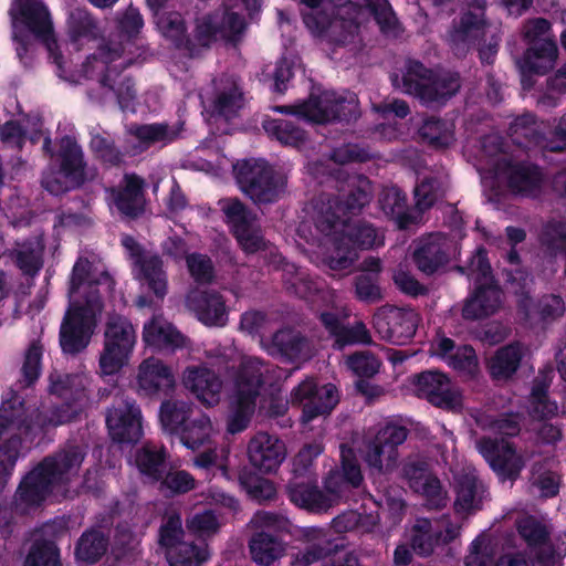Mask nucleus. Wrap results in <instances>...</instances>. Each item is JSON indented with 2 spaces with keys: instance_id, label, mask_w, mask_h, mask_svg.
<instances>
[{
  "instance_id": "nucleus-1",
  "label": "nucleus",
  "mask_w": 566,
  "mask_h": 566,
  "mask_svg": "<svg viewBox=\"0 0 566 566\" xmlns=\"http://www.w3.org/2000/svg\"><path fill=\"white\" fill-rule=\"evenodd\" d=\"M39 409L29 411L25 401L14 395L0 405V494L11 479L21 457L23 438L31 443L45 434L50 426H57Z\"/></svg>"
},
{
  "instance_id": "nucleus-2",
  "label": "nucleus",
  "mask_w": 566,
  "mask_h": 566,
  "mask_svg": "<svg viewBox=\"0 0 566 566\" xmlns=\"http://www.w3.org/2000/svg\"><path fill=\"white\" fill-rule=\"evenodd\" d=\"M85 455L80 446L71 444L45 457L19 483L12 502L14 511L27 514L31 509L39 507L54 484L67 481L70 474L78 471Z\"/></svg>"
},
{
  "instance_id": "nucleus-3",
  "label": "nucleus",
  "mask_w": 566,
  "mask_h": 566,
  "mask_svg": "<svg viewBox=\"0 0 566 566\" xmlns=\"http://www.w3.org/2000/svg\"><path fill=\"white\" fill-rule=\"evenodd\" d=\"M266 371L265 361L259 357H249L241 363L234 377V391L227 423L230 433H239L248 428L264 386Z\"/></svg>"
},
{
  "instance_id": "nucleus-4",
  "label": "nucleus",
  "mask_w": 566,
  "mask_h": 566,
  "mask_svg": "<svg viewBox=\"0 0 566 566\" xmlns=\"http://www.w3.org/2000/svg\"><path fill=\"white\" fill-rule=\"evenodd\" d=\"M402 84L406 92L413 93L428 106L446 105L462 85L458 72H436L417 60L407 61Z\"/></svg>"
},
{
  "instance_id": "nucleus-5",
  "label": "nucleus",
  "mask_w": 566,
  "mask_h": 566,
  "mask_svg": "<svg viewBox=\"0 0 566 566\" xmlns=\"http://www.w3.org/2000/svg\"><path fill=\"white\" fill-rule=\"evenodd\" d=\"M371 200L370 182L367 178L349 185L346 195L323 196L314 205V224L323 235L336 232L342 220L358 214Z\"/></svg>"
},
{
  "instance_id": "nucleus-6",
  "label": "nucleus",
  "mask_w": 566,
  "mask_h": 566,
  "mask_svg": "<svg viewBox=\"0 0 566 566\" xmlns=\"http://www.w3.org/2000/svg\"><path fill=\"white\" fill-rule=\"evenodd\" d=\"M240 190L256 205L274 203L284 192L285 180L265 159L247 158L233 166Z\"/></svg>"
},
{
  "instance_id": "nucleus-7",
  "label": "nucleus",
  "mask_w": 566,
  "mask_h": 566,
  "mask_svg": "<svg viewBox=\"0 0 566 566\" xmlns=\"http://www.w3.org/2000/svg\"><path fill=\"white\" fill-rule=\"evenodd\" d=\"M136 338L135 327L126 316L108 314L104 328L103 350L98 360L103 375H116L128 365Z\"/></svg>"
},
{
  "instance_id": "nucleus-8",
  "label": "nucleus",
  "mask_w": 566,
  "mask_h": 566,
  "mask_svg": "<svg viewBox=\"0 0 566 566\" xmlns=\"http://www.w3.org/2000/svg\"><path fill=\"white\" fill-rule=\"evenodd\" d=\"M476 269L484 282L475 281L474 291L463 305L462 316L468 321L486 318L496 313L502 304V290L491 275V265L483 249L479 252Z\"/></svg>"
},
{
  "instance_id": "nucleus-9",
  "label": "nucleus",
  "mask_w": 566,
  "mask_h": 566,
  "mask_svg": "<svg viewBox=\"0 0 566 566\" xmlns=\"http://www.w3.org/2000/svg\"><path fill=\"white\" fill-rule=\"evenodd\" d=\"M122 52L123 49L120 45L111 46L104 44L98 48L96 53L88 56L87 60H98L103 63L104 71L99 78L101 86L113 92L119 108L127 111L134 106L136 90L134 78L123 74L127 64L120 65L119 67L113 64L116 60L120 59Z\"/></svg>"
},
{
  "instance_id": "nucleus-10",
  "label": "nucleus",
  "mask_w": 566,
  "mask_h": 566,
  "mask_svg": "<svg viewBox=\"0 0 566 566\" xmlns=\"http://www.w3.org/2000/svg\"><path fill=\"white\" fill-rule=\"evenodd\" d=\"M409 434L405 426L387 423L366 444L365 461L373 473L387 474L396 469L398 463V447Z\"/></svg>"
},
{
  "instance_id": "nucleus-11",
  "label": "nucleus",
  "mask_w": 566,
  "mask_h": 566,
  "mask_svg": "<svg viewBox=\"0 0 566 566\" xmlns=\"http://www.w3.org/2000/svg\"><path fill=\"white\" fill-rule=\"evenodd\" d=\"M293 405L302 408L301 419L307 423L321 416H328L339 402V391L334 384L318 385L307 378L291 392Z\"/></svg>"
},
{
  "instance_id": "nucleus-12",
  "label": "nucleus",
  "mask_w": 566,
  "mask_h": 566,
  "mask_svg": "<svg viewBox=\"0 0 566 566\" xmlns=\"http://www.w3.org/2000/svg\"><path fill=\"white\" fill-rule=\"evenodd\" d=\"M419 314L412 308L384 305L373 317V325L381 339L394 345H406L416 335Z\"/></svg>"
},
{
  "instance_id": "nucleus-13",
  "label": "nucleus",
  "mask_w": 566,
  "mask_h": 566,
  "mask_svg": "<svg viewBox=\"0 0 566 566\" xmlns=\"http://www.w3.org/2000/svg\"><path fill=\"white\" fill-rule=\"evenodd\" d=\"M312 123L355 122L360 116L359 102L356 94L348 91H324L319 95L312 94Z\"/></svg>"
},
{
  "instance_id": "nucleus-14",
  "label": "nucleus",
  "mask_w": 566,
  "mask_h": 566,
  "mask_svg": "<svg viewBox=\"0 0 566 566\" xmlns=\"http://www.w3.org/2000/svg\"><path fill=\"white\" fill-rule=\"evenodd\" d=\"M10 15L14 22L20 21L35 38L45 42L54 63L61 64L62 54L53 50V46L56 48L53 23L48 8L41 0H15L10 9Z\"/></svg>"
},
{
  "instance_id": "nucleus-15",
  "label": "nucleus",
  "mask_w": 566,
  "mask_h": 566,
  "mask_svg": "<svg viewBox=\"0 0 566 566\" xmlns=\"http://www.w3.org/2000/svg\"><path fill=\"white\" fill-rule=\"evenodd\" d=\"M413 386L418 397L437 408L450 411L462 405L459 390L442 371L433 369L421 371L415 376Z\"/></svg>"
},
{
  "instance_id": "nucleus-16",
  "label": "nucleus",
  "mask_w": 566,
  "mask_h": 566,
  "mask_svg": "<svg viewBox=\"0 0 566 566\" xmlns=\"http://www.w3.org/2000/svg\"><path fill=\"white\" fill-rule=\"evenodd\" d=\"M495 170L512 193L523 197L534 196L544 181L542 168L526 160L501 158L495 165Z\"/></svg>"
},
{
  "instance_id": "nucleus-17",
  "label": "nucleus",
  "mask_w": 566,
  "mask_h": 566,
  "mask_svg": "<svg viewBox=\"0 0 566 566\" xmlns=\"http://www.w3.org/2000/svg\"><path fill=\"white\" fill-rule=\"evenodd\" d=\"M476 446L481 455L502 480L514 481L520 476L524 461L513 443L504 439L482 437Z\"/></svg>"
},
{
  "instance_id": "nucleus-18",
  "label": "nucleus",
  "mask_w": 566,
  "mask_h": 566,
  "mask_svg": "<svg viewBox=\"0 0 566 566\" xmlns=\"http://www.w3.org/2000/svg\"><path fill=\"white\" fill-rule=\"evenodd\" d=\"M95 319L84 308L69 307L60 326V346L65 355L75 356L90 344Z\"/></svg>"
},
{
  "instance_id": "nucleus-19",
  "label": "nucleus",
  "mask_w": 566,
  "mask_h": 566,
  "mask_svg": "<svg viewBox=\"0 0 566 566\" xmlns=\"http://www.w3.org/2000/svg\"><path fill=\"white\" fill-rule=\"evenodd\" d=\"M262 343L270 356L277 357L284 363L298 364L310 360L313 356L311 340L292 327L277 329L268 343Z\"/></svg>"
},
{
  "instance_id": "nucleus-20",
  "label": "nucleus",
  "mask_w": 566,
  "mask_h": 566,
  "mask_svg": "<svg viewBox=\"0 0 566 566\" xmlns=\"http://www.w3.org/2000/svg\"><path fill=\"white\" fill-rule=\"evenodd\" d=\"M146 182L135 172L125 174L122 182L111 189V197L119 214L128 220L140 218L146 210Z\"/></svg>"
},
{
  "instance_id": "nucleus-21",
  "label": "nucleus",
  "mask_w": 566,
  "mask_h": 566,
  "mask_svg": "<svg viewBox=\"0 0 566 566\" xmlns=\"http://www.w3.org/2000/svg\"><path fill=\"white\" fill-rule=\"evenodd\" d=\"M247 451L250 464L262 473L276 472L286 457L285 443L263 431L250 439Z\"/></svg>"
},
{
  "instance_id": "nucleus-22",
  "label": "nucleus",
  "mask_w": 566,
  "mask_h": 566,
  "mask_svg": "<svg viewBox=\"0 0 566 566\" xmlns=\"http://www.w3.org/2000/svg\"><path fill=\"white\" fill-rule=\"evenodd\" d=\"M285 490L290 502L306 512L321 514L333 507V500L319 489L317 476H292Z\"/></svg>"
},
{
  "instance_id": "nucleus-23",
  "label": "nucleus",
  "mask_w": 566,
  "mask_h": 566,
  "mask_svg": "<svg viewBox=\"0 0 566 566\" xmlns=\"http://www.w3.org/2000/svg\"><path fill=\"white\" fill-rule=\"evenodd\" d=\"M138 391L146 397L169 396L176 385L171 368L156 357L142 361L137 375Z\"/></svg>"
},
{
  "instance_id": "nucleus-24",
  "label": "nucleus",
  "mask_w": 566,
  "mask_h": 566,
  "mask_svg": "<svg viewBox=\"0 0 566 566\" xmlns=\"http://www.w3.org/2000/svg\"><path fill=\"white\" fill-rule=\"evenodd\" d=\"M187 306L206 326L223 327L228 323L224 297L216 290L191 291L187 296Z\"/></svg>"
},
{
  "instance_id": "nucleus-25",
  "label": "nucleus",
  "mask_w": 566,
  "mask_h": 566,
  "mask_svg": "<svg viewBox=\"0 0 566 566\" xmlns=\"http://www.w3.org/2000/svg\"><path fill=\"white\" fill-rule=\"evenodd\" d=\"M488 21L484 8L478 7L475 10L461 12L458 19L452 21V28L449 32V41L452 48L461 51H468L476 45L485 34Z\"/></svg>"
},
{
  "instance_id": "nucleus-26",
  "label": "nucleus",
  "mask_w": 566,
  "mask_h": 566,
  "mask_svg": "<svg viewBox=\"0 0 566 566\" xmlns=\"http://www.w3.org/2000/svg\"><path fill=\"white\" fill-rule=\"evenodd\" d=\"M106 426L112 439L119 443H137L143 436L142 412L135 402H125L106 416Z\"/></svg>"
},
{
  "instance_id": "nucleus-27",
  "label": "nucleus",
  "mask_w": 566,
  "mask_h": 566,
  "mask_svg": "<svg viewBox=\"0 0 566 566\" xmlns=\"http://www.w3.org/2000/svg\"><path fill=\"white\" fill-rule=\"evenodd\" d=\"M182 381L201 403L209 407L219 403L223 382L214 370L205 366L187 367Z\"/></svg>"
},
{
  "instance_id": "nucleus-28",
  "label": "nucleus",
  "mask_w": 566,
  "mask_h": 566,
  "mask_svg": "<svg viewBox=\"0 0 566 566\" xmlns=\"http://www.w3.org/2000/svg\"><path fill=\"white\" fill-rule=\"evenodd\" d=\"M59 174L70 180L71 187H83L87 181V163L81 145L74 137L65 135L59 149Z\"/></svg>"
},
{
  "instance_id": "nucleus-29",
  "label": "nucleus",
  "mask_w": 566,
  "mask_h": 566,
  "mask_svg": "<svg viewBox=\"0 0 566 566\" xmlns=\"http://www.w3.org/2000/svg\"><path fill=\"white\" fill-rule=\"evenodd\" d=\"M245 103L247 98L240 78L234 75L222 76L212 101L213 112L230 120L239 115Z\"/></svg>"
},
{
  "instance_id": "nucleus-30",
  "label": "nucleus",
  "mask_w": 566,
  "mask_h": 566,
  "mask_svg": "<svg viewBox=\"0 0 566 566\" xmlns=\"http://www.w3.org/2000/svg\"><path fill=\"white\" fill-rule=\"evenodd\" d=\"M557 57L556 41H537L527 46L518 65L523 76L545 75L554 69Z\"/></svg>"
},
{
  "instance_id": "nucleus-31",
  "label": "nucleus",
  "mask_w": 566,
  "mask_h": 566,
  "mask_svg": "<svg viewBox=\"0 0 566 566\" xmlns=\"http://www.w3.org/2000/svg\"><path fill=\"white\" fill-rule=\"evenodd\" d=\"M523 357V345L518 342L499 347L486 363L490 377L495 381L512 379L518 370Z\"/></svg>"
},
{
  "instance_id": "nucleus-32",
  "label": "nucleus",
  "mask_w": 566,
  "mask_h": 566,
  "mask_svg": "<svg viewBox=\"0 0 566 566\" xmlns=\"http://www.w3.org/2000/svg\"><path fill=\"white\" fill-rule=\"evenodd\" d=\"M144 343L156 349L182 348L186 337L171 323L154 316L143 328Z\"/></svg>"
},
{
  "instance_id": "nucleus-33",
  "label": "nucleus",
  "mask_w": 566,
  "mask_h": 566,
  "mask_svg": "<svg viewBox=\"0 0 566 566\" xmlns=\"http://www.w3.org/2000/svg\"><path fill=\"white\" fill-rule=\"evenodd\" d=\"M109 532L92 526L85 530L75 543L74 557L77 562L94 565L107 553Z\"/></svg>"
},
{
  "instance_id": "nucleus-34",
  "label": "nucleus",
  "mask_w": 566,
  "mask_h": 566,
  "mask_svg": "<svg viewBox=\"0 0 566 566\" xmlns=\"http://www.w3.org/2000/svg\"><path fill=\"white\" fill-rule=\"evenodd\" d=\"M412 261L420 272L432 275L449 262V255L440 239L430 235L419 241Z\"/></svg>"
},
{
  "instance_id": "nucleus-35",
  "label": "nucleus",
  "mask_w": 566,
  "mask_h": 566,
  "mask_svg": "<svg viewBox=\"0 0 566 566\" xmlns=\"http://www.w3.org/2000/svg\"><path fill=\"white\" fill-rule=\"evenodd\" d=\"M305 537L310 543L303 551L292 556L291 566H311L313 563L328 557L337 548V545L327 538L326 532L322 528H308L305 532Z\"/></svg>"
},
{
  "instance_id": "nucleus-36",
  "label": "nucleus",
  "mask_w": 566,
  "mask_h": 566,
  "mask_svg": "<svg viewBox=\"0 0 566 566\" xmlns=\"http://www.w3.org/2000/svg\"><path fill=\"white\" fill-rule=\"evenodd\" d=\"M128 134L137 140L134 146L136 153L142 154L157 145L166 146L176 138V133L167 123L137 124L128 128Z\"/></svg>"
},
{
  "instance_id": "nucleus-37",
  "label": "nucleus",
  "mask_w": 566,
  "mask_h": 566,
  "mask_svg": "<svg viewBox=\"0 0 566 566\" xmlns=\"http://www.w3.org/2000/svg\"><path fill=\"white\" fill-rule=\"evenodd\" d=\"M275 258H279L283 272L282 282L289 294L307 300L318 292L317 283L304 270L287 262L281 254Z\"/></svg>"
},
{
  "instance_id": "nucleus-38",
  "label": "nucleus",
  "mask_w": 566,
  "mask_h": 566,
  "mask_svg": "<svg viewBox=\"0 0 566 566\" xmlns=\"http://www.w3.org/2000/svg\"><path fill=\"white\" fill-rule=\"evenodd\" d=\"M507 134L512 140L526 148L541 147L545 149L546 136L538 128L536 116L524 113L516 116L509 125Z\"/></svg>"
},
{
  "instance_id": "nucleus-39",
  "label": "nucleus",
  "mask_w": 566,
  "mask_h": 566,
  "mask_svg": "<svg viewBox=\"0 0 566 566\" xmlns=\"http://www.w3.org/2000/svg\"><path fill=\"white\" fill-rule=\"evenodd\" d=\"M333 234L338 235L356 251L374 248L378 239L376 228L364 220H342V224H339L338 229Z\"/></svg>"
},
{
  "instance_id": "nucleus-40",
  "label": "nucleus",
  "mask_w": 566,
  "mask_h": 566,
  "mask_svg": "<svg viewBox=\"0 0 566 566\" xmlns=\"http://www.w3.org/2000/svg\"><path fill=\"white\" fill-rule=\"evenodd\" d=\"M252 560L261 566H270L281 558L285 552L284 543L275 534L261 531L249 541Z\"/></svg>"
},
{
  "instance_id": "nucleus-41",
  "label": "nucleus",
  "mask_w": 566,
  "mask_h": 566,
  "mask_svg": "<svg viewBox=\"0 0 566 566\" xmlns=\"http://www.w3.org/2000/svg\"><path fill=\"white\" fill-rule=\"evenodd\" d=\"M137 279L146 284L158 300L167 294V276L159 255L154 254L136 260Z\"/></svg>"
},
{
  "instance_id": "nucleus-42",
  "label": "nucleus",
  "mask_w": 566,
  "mask_h": 566,
  "mask_svg": "<svg viewBox=\"0 0 566 566\" xmlns=\"http://www.w3.org/2000/svg\"><path fill=\"white\" fill-rule=\"evenodd\" d=\"M115 286V281L107 271H103L95 280H88V283L84 284V302L77 304L71 303L72 308H84L86 315H90L95 319L96 312H101L103 308V293H112Z\"/></svg>"
},
{
  "instance_id": "nucleus-43",
  "label": "nucleus",
  "mask_w": 566,
  "mask_h": 566,
  "mask_svg": "<svg viewBox=\"0 0 566 566\" xmlns=\"http://www.w3.org/2000/svg\"><path fill=\"white\" fill-rule=\"evenodd\" d=\"M271 139L284 146L301 147L307 140V133L296 123L283 118H266L262 123Z\"/></svg>"
},
{
  "instance_id": "nucleus-44",
  "label": "nucleus",
  "mask_w": 566,
  "mask_h": 566,
  "mask_svg": "<svg viewBox=\"0 0 566 566\" xmlns=\"http://www.w3.org/2000/svg\"><path fill=\"white\" fill-rule=\"evenodd\" d=\"M168 453L165 447L157 448L150 443L136 451L135 463L138 471L153 482L161 480Z\"/></svg>"
},
{
  "instance_id": "nucleus-45",
  "label": "nucleus",
  "mask_w": 566,
  "mask_h": 566,
  "mask_svg": "<svg viewBox=\"0 0 566 566\" xmlns=\"http://www.w3.org/2000/svg\"><path fill=\"white\" fill-rule=\"evenodd\" d=\"M379 203L384 213L395 220L399 229H407L415 222V218L408 212L407 196L398 187L384 190Z\"/></svg>"
},
{
  "instance_id": "nucleus-46",
  "label": "nucleus",
  "mask_w": 566,
  "mask_h": 566,
  "mask_svg": "<svg viewBox=\"0 0 566 566\" xmlns=\"http://www.w3.org/2000/svg\"><path fill=\"white\" fill-rule=\"evenodd\" d=\"M67 35L73 44L95 40L98 35L97 22L92 13L84 8H75L69 14Z\"/></svg>"
},
{
  "instance_id": "nucleus-47",
  "label": "nucleus",
  "mask_w": 566,
  "mask_h": 566,
  "mask_svg": "<svg viewBox=\"0 0 566 566\" xmlns=\"http://www.w3.org/2000/svg\"><path fill=\"white\" fill-rule=\"evenodd\" d=\"M419 136L430 147L442 149L454 142V125L440 117L431 116L423 120Z\"/></svg>"
},
{
  "instance_id": "nucleus-48",
  "label": "nucleus",
  "mask_w": 566,
  "mask_h": 566,
  "mask_svg": "<svg viewBox=\"0 0 566 566\" xmlns=\"http://www.w3.org/2000/svg\"><path fill=\"white\" fill-rule=\"evenodd\" d=\"M239 483L248 497L258 504H265L276 499L275 484L251 470L243 469L240 471Z\"/></svg>"
},
{
  "instance_id": "nucleus-49",
  "label": "nucleus",
  "mask_w": 566,
  "mask_h": 566,
  "mask_svg": "<svg viewBox=\"0 0 566 566\" xmlns=\"http://www.w3.org/2000/svg\"><path fill=\"white\" fill-rule=\"evenodd\" d=\"M192 413L193 408L190 403L180 400H166L160 406L159 418L166 431L178 434Z\"/></svg>"
},
{
  "instance_id": "nucleus-50",
  "label": "nucleus",
  "mask_w": 566,
  "mask_h": 566,
  "mask_svg": "<svg viewBox=\"0 0 566 566\" xmlns=\"http://www.w3.org/2000/svg\"><path fill=\"white\" fill-rule=\"evenodd\" d=\"M210 431L211 421L209 417L198 413L187 421V424L181 428L177 436L185 447L195 451L209 440Z\"/></svg>"
},
{
  "instance_id": "nucleus-51",
  "label": "nucleus",
  "mask_w": 566,
  "mask_h": 566,
  "mask_svg": "<svg viewBox=\"0 0 566 566\" xmlns=\"http://www.w3.org/2000/svg\"><path fill=\"white\" fill-rule=\"evenodd\" d=\"M409 544L419 557H429L438 547L437 536L432 523L428 518H421L410 530Z\"/></svg>"
},
{
  "instance_id": "nucleus-52",
  "label": "nucleus",
  "mask_w": 566,
  "mask_h": 566,
  "mask_svg": "<svg viewBox=\"0 0 566 566\" xmlns=\"http://www.w3.org/2000/svg\"><path fill=\"white\" fill-rule=\"evenodd\" d=\"M349 6L367 9L382 33L394 32L399 21L388 0H349Z\"/></svg>"
},
{
  "instance_id": "nucleus-53",
  "label": "nucleus",
  "mask_w": 566,
  "mask_h": 566,
  "mask_svg": "<svg viewBox=\"0 0 566 566\" xmlns=\"http://www.w3.org/2000/svg\"><path fill=\"white\" fill-rule=\"evenodd\" d=\"M84 390L83 377L53 370L49 375V392L62 399H75Z\"/></svg>"
},
{
  "instance_id": "nucleus-54",
  "label": "nucleus",
  "mask_w": 566,
  "mask_h": 566,
  "mask_svg": "<svg viewBox=\"0 0 566 566\" xmlns=\"http://www.w3.org/2000/svg\"><path fill=\"white\" fill-rule=\"evenodd\" d=\"M457 497L454 510L457 513H470L479 509L481 500L478 497V479L472 474H463L457 479Z\"/></svg>"
},
{
  "instance_id": "nucleus-55",
  "label": "nucleus",
  "mask_w": 566,
  "mask_h": 566,
  "mask_svg": "<svg viewBox=\"0 0 566 566\" xmlns=\"http://www.w3.org/2000/svg\"><path fill=\"white\" fill-rule=\"evenodd\" d=\"M90 148L94 157L105 168L119 167L124 164L125 155L111 137L96 134L91 138Z\"/></svg>"
},
{
  "instance_id": "nucleus-56",
  "label": "nucleus",
  "mask_w": 566,
  "mask_h": 566,
  "mask_svg": "<svg viewBox=\"0 0 566 566\" xmlns=\"http://www.w3.org/2000/svg\"><path fill=\"white\" fill-rule=\"evenodd\" d=\"M10 258L22 275L28 277H35L43 268V252L32 243L11 251Z\"/></svg>"
},
{
  "instance_id": "nucleus-57",
  "label": "nucleus",
  "mask_w": 566,
  "mask_h": 566,
  "mask_svg": "<svg viewBox=\"0 0 566 566\" xmlns=\"http://www.w3.org/2000/svg\"><path fill=\"white\" fill-rule=\"evenodd\" d=\"M158 482L159 491L167 497L186 494L196 489V479L186 470H169Z\"/></svg>"
},
{
  "instance_id": "nucleus-58",
  "label": "nucleus",
  "mask_w": 566,
  "mask_h": 566,
  "mask_svg": "<svg viewBox=\"0 0 566 566\" xmlns=\"http://www.w3.org/2000/svg\"><path fill=\"white\" fill-rule=\"evenodd\" d=\"M208 555L206 549L192 542H181L166 554L169 566H200Z\"/></svg>"
},
{
  "instance_id": "nucleus-59",
  "label": "nucleus",
  "mask_w": 566,
  "mask_h": 566,
  "mask_svg": "<svg viewBox=\"0 0 566 566\" xmlns=\"http://www.w3.org/2000/svg\"><path fill=\"white\" fill-rule=\"evenodd\" d=\"M516 528L520 536L532 549L539 548L549 542L548 528L532 515L518 520Z\"/></svg>"
},
{
  "instance_id": "nucleus-60",
  "label": "nucleus",
  "mask_w": 566,
  "mask_h": 566,
  "mask_svg": "<svg viewBox=\"0 0 566 566\" xmlns=\"http://www.w3.org/2000/svg\"><path fill=\"white\" fill-rule=\"evenodd\" d=\"M24 566H62L60 549L53 541H36L24 562Z\"/></svg>"
},
{
  "instance_id": "nucleus-61",
  "label": "nucleus",
  "mask_w": 566,
  "mask_h": 566,
  "mask_svg": "<svg viewBox=\"0 0 566 566\" xmlns=\"http://www.w3.org/2000/svg\"><path fill=\"white\" fill-rule=\"evenodd\" d=\"M221 210L224 213L226 221L230 227L231 233L253 224L254 216L251 210L238 198L228 199Z\"/></svg>"
},
{
  "instance_id": "nucleus-62",
  "label": "nucleus",
  "mask_w": 566,
  "mask_h": 566,
  "mask_svg": "<svg viewBox=\"0 0 566 566\" xmlns=\"http://www.w3.org/2000/svg\"><path fill=\"white\" fill-rule=\"evenodd\" d=\"M329 237H332V234ZM333 237L334 250L325 258L324 262L332 271H347L358 259V252L338 235L333 234Z\"/></svg>"
},
{
  "instance_id": "nucleus-63",
  "label": "nucleus",
  "mask_w": 566,
  "mask_h": 566,
  "mask_svg": "<svg viewBox=\"0 0 566 566\" xmlns=\"http://www.w3.org/2000/svg\"><path fill=\"white\" fill-rule=\"evenodd\" d=\"M187 270L197 284H211L216 277L214 264L211 258L200 252L186 256Z\"/></svg>"
},
{
  "instance_id": "nucleus-64",
  "label": "nucleus",
  "mask_w": 566,
  "mask_h": 566,
  "mask_svg": "<svg viewBox=\"0 0 566 566\" xmlns=\"http://www.w3.org/2000/svg\"><path fill=\"white\" fill-rule=\"evenodd\" d=\"M542 243L566 261V223L560 220H548L542 229Z\"/></svg>"
}]
</instances>
